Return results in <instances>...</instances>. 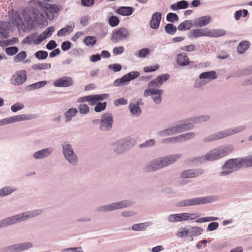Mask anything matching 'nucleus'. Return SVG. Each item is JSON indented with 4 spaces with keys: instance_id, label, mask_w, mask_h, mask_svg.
<instances>
[{
    "instance_id": "obj_21",
    "label": "nucleus",
    "mask_w": 252,
    "mask_h": 252,
    "mask_svg": "<svg viewBox=\"0 0 252 252\" xmlns=\"http://www.w3.org/2000/svg\"><path fill=\"white\" fill-rule=\"evenodd\" d=\"M59 10L58 7L55 4H47L44 8V12L49 20L54 18V14Z\"/></svg>"
},
{
    "instance_id": "obj_19",
    "label": "nucleus",
    "mask_w": 252,
    "mask_h": 252,
    "mask_svg": "<svg viewBox=\"0 0 252 252\" xmlns=\"http://www.w3.org/2000/svg\"><path fill=\"white\" fill-rule=\"evenodd\" d=\"M10 21L19 30H21L24 32L28 31V28L24 25L23 19L18 12L12 13Z\"/></svg>"
},
{
    "instance_id": "obj_48",
    "label": "nucleus",
    "mask_w": 252,
    "mask_h": 252,
    "mask_svg": "<svg viewBox=\"0 0 252 252\" xmlns=\"http://www.w3.org/2000/svg\"><path fill=\"white\" fill-rule=\"evenodd\" d=\"M189 229L186 227L180 228L176 233L177 237L182 238L189 235Z\"/></svg>"
},
{
    "instance_id": "obj_59",
    "label": "nucleus",
    "mask_w": 252,
    "mask_h": 252,
    "mask_svg": "<svg viewBox=\"0 0 252 252\" xmlns=\"http://www.w3.org/2000/svg\"><path fill=\"white\" fill-rule=\"evenodd\" d=\"M24 107V105L23 103L17 102L11 106V110L13 112H17V111L23 109Z\"/></svg>"
},
{
    "instance_id": "obj_64",
    "label": "nucleus",
    "mask_w": 252,
    "mask_h": 252,
    "mask_svg": "<svg viewBox=\"0 0 252 252\" xmlns=\"http://www.w3.org/2000/svg\"><path fill=\"white\" fill-rule=\"evenodd\" d=\"M119 22V19L116 16H112L109 19V24L112 27L118 25Z\"/></svg>"
},
{
    "instance_id": "obj_32",
    "label": "nucleus",
    "mask_w": 252,
    "mask_h": 252,
    "mask_svg": "<svg viewBox=\"0 0 252 252\" xmlns=\"http://www.w3.org/2000/svg\"><path fill=\"white\" fill-rule=\"evenodd\" d=\"M190 36L194 38L200 36H208V29H197L191 30L190 32Z\"/></svg>"
},
{
    "instance_id": "obj_3",
    "label": "nucleus",
    "mask_w": 252,
    "mask_h": 252,
    "mask_svg": "<svg viewBox=\"0 0 252 252\" xmlns=\"http://www.w3.org/2000/svg\"><path fill=\"white\" fill-rule=\"evenodd\" d=\"M181 157V154L158 157L146 164L144 169L147 172H155L172 164Z\"/></svg>"
},
{
    "instance_id": "obj_27",
    "label": "nucleus",
    "mask_w": 252,
    "mask_h": 252,
    "mask_svg": "<svg viewBox=\"0 0 252 252\" xmlns=\"http://www.w3.org/2000/svg\"><path fill=\"white\" fill-rule=\"evenodd\" d=\"M108 97V94H106L90 95L89 102L91 105H94L98 101L106 99Z\"/></svg>"
},
{
    "instance_id": "obj_37",
    "label": "nucleus",
    "mask_w": 252,
    "mask_h": 252,
    "mask_svg": "<svg viewBox=\"0 0 252 252\" xmlns=\"http://www.w3.org/2000/svg\"><path fill=\"white\" fill-rule=\"evenodd\" d=\"M74 23L72 22L69 23L65 27L60 30L57 33L58 36L65 35L66 33H69L72 32L74 28Z\"/></svg>"
},
{
    "instance_id": "obj_53",
    "label": "nucleus",
    "mask_w": 252,
    "mask_h": 252,
    "mask_svg": "<svg viewBox=\"0 0 252 252\" xmlns=\"http://www.w3.org/2000/svg\"><path fill=\"white\" fill-rule=\"evenodd\" d=\"M48 55L47 52L45 51H38L34 54V56L36 58L39 60H45Z\"/></svg>"
},
{
    "instance_id": "obj_23",
    "label": "nucleus",
    "mask_w": 252,
    "mask_h": 252,
    "mask_svg": "<svg viewBox=\"0 0 252 252\" xmlns=\"http://www.w3.org/2000/svg\"><path fill=\"white\" fill-rule=\"evenodd\" d=\"M175 61L176 63L181 66L188 65L190 63L189 57L185 53L178 54L176 55Z\"/></svg>"
},
{
    "instance_id": "obj_49",
    "label": "nucleus",
    "mask_w": 252,
    "mask_h": 252,
    "mask_svg": "<svg viewBox=\"0 0 252 252\" xmlns=\"http://www.w3.org/2000/svg\"><path fill=\"white\" fill-rule=\"evenodd\" d=\"M192 25V23L190 20L185 21L180 24L178 29L179 31H185L190 28Z\"/></svg>"
},
{
    "instance_id": "obj_41",
    "label": "nucleus",
    "mask_w": 252,
    "mask_h": 252,
    "mask_svg": "<svg viewBox=\"0 0 252 252\" xmlns=\"http://www.w3.org/2000/svg\"><path fill=\"white\" fill-rule=\"evenodd\" d=\"M151 225L150 222H145L139 223H135L132 225L131 229L135 231H142L145 230L147 228Z\"/></svg>"
},
{
    "instance_id": "obj_5",
    "label": "nucleus",
    "mask_w": 252,
    "mask_h": 252,
    "mask_svg": "<svg viewBox=\"0 0 252 252\" xmlns=\"http://www.w3.org/2000/svg\"><path fill=\"white\" fill-rule=\"evenodd\" d=\"M246 128V126L244 125L230 127L208 135L203 139V141L207 143L220 139L242 132Z\"/></svg>"
},
{
    "instance_id": "obj_31",
    "label": "nucleus",
    "mask_w": 252,
    "mask_h": 252,
    "mask_svg": "<svg viewBox=\"0 0 252 252\" xmlns=\"http://www.w3.org/2000/svg\"><path fill=\"white\" fill-rule=\"evenodd\" d=\"M128 109L130 115L132 117H138L141 114V109L137 104L131 103L129 104Z\"/></svg>"
},
{
    "instance_id": "obj_42",
    "label": "nucleus",
    "mask_w": 252,
    "mask_h": 252,
    "mask_svg": "<svg viewBox=\"0 0 252 252\" xmlns=\"http://www.w3.org/2000/svg\"><path fill=\"white\" fill-rule=\"evenodd\" d=\"M62 153L63 156L73 152L72 146L69 141H64L62 144Z\"/></svg>"
},
{
    "instance_id": "obj_17",
    "label": "nucleus",
    "mask_w": 252,
    "mask_h": 252,
    "mask_svg": "<svg viewBox=\"0 0 252 252\" xmlns=\"http://www.w3.org/2000/svg\"><path fill=\"white\" fill-rule=\"evenodd\" d=\"M204 173V170L200 168H192L183 171L180 174L182 179L193 178L199 176Z\"/></svg>"
},
{
    "instance_id": "obj_25",
    "label": "nucleus",
    "mask_w": 252,
    "mask_h": 252,
    "mask_svg": "<svg viewBox=\"0 0 252 252\" xmlns=\"http://www.w3.org/2000/svg\"><path fill=\"white\" fill-rule=\"evenodd\" d=\"M211 17L208 15L196 18L193 20V25L194 26L199 27L205 26L211 22Z\"/></svg>"
},
{
    "instance_id": "obj_56",
    "label": "nucleus",
    "mask_w": 252,
    "mask_h": 252,
    "mask_svg": "<svg viewBox=\"0 0 252 252\" xmlns=\"http://www.w3.org/2000/svg\"><path fill=\"white\" fill-rule=\"evenodd\" d=\"M165 32L171 35L174 34L177 31L176 27L174 26L171 24H168L165 27Z\"/></svg>"
},
{
    "instance_id": "obj_11",
    "label": "nucleus",
    "mask_w": 252,
    "mask_h": 252,
    "mask_svg": "<svg viewBox=\"0 0 252 252\" xmlns=\"http://www.w3.org/2000/svg\"><path fill=\"white\" fill-rule=\"evenodd\" d=\"M193 215L194 214L188 213L171 214L167 216V220L169 223L179 222L195 219L196 217L190 218L191 216Z\"/></svg>"
},
{
    "instance_id": "obj_63",
    "label": "nucleus",
    "mask_w": 252,
    "mask_h": 252,
    "mask_svg": "<svg viewBox=\"0 0 252 252\" xmlns=\"http://www.w3.org/2000/svg\"><path fill=\"white\" fill-rule=\"evenodd\" d=\"M61 252H83V251L81 247H74L63 249Z\"/></svg>"
},
{
    "instance_id": "obj_30",
    "label": "nucleus",
    "mask_w": 252,
    "mask_h": 252,
    "mask_svg": "<svg viewBox=\"0 0 252 252\" xmlns=\"http://www.w3.org/2000/svg\"><path fill=\"white\" fill-rule=\"evenodd\" d=\"M17 189L15 187L6 186L0 189V197L6 196L17 191Z\"/></svg>"
},
{
    "instance_id": "obj_24",
    "label": "nucleus",
    "mask_w": 252,
    "mask_h": 252,
    "mask_svg": "<svg viewBox=\"0 0 252 252\" xmlns=\"http://www.w3.org/2000/svg\"><path fill=\"white\" fill-rule=\"evenodd\" d=\"M31 8L32 12V15L36 22L39 25L43 24L45 21V18L42 13L37 8L32 7Z\"/></svg>"
},
{
    "instance_id": "obj_55",
    "label": "nucleus",
    "mask_w": 252,
    "mask_h": 252,
    "mask_svg": "<svg viewBox=\"0 0 252 252\" xmlns=\"http://www.w3.org/2000/svg\"><path fill=\"white\" fill-rule=\"evenodd\" d=\"M150 54V50L149 48H142L138 51L137 57L140 58H145Z\"/></svg>"
},
{
    "instance_id": "obj_47",
    "label": "nucleus",
    "mask_w": 252,
    "mask_h": 252,
    "mask_svg": "<svg viewBox=\"0 0 252 252\" xmlns=\"http://www.w3.org/2000/svg\"><path fill=\"white\" fill-rule=\"evenodd\" d=\"M189 229V235L190 236H196L199 235L203 231V229L199 226H193Z\"/></svg>"
},
{
    "instance_id": "obj_46",
    "label": "nucleus",
    "mask_w": 252,
    "mask_h": 252,
    "mask_svg": "<svg viewBox=\"0 0 252 252\" xmlns=\"http://www.w3.org/2000/svg\"><path fill=\"white\" fill-rule=\"evenodd\" d=\"M47 83V81H41L28 86L29 91H33L44 87Z\"/></svg>"
},
{
    "instance_id": "obj_58",
    "label": "nucleus",
    "mask_w": 252,
    "mask_h": 252,
    "mask_svg": "<svg viewBox=\"0 0 252 252\" xmlns=\"http://www.w3.org/2000/svg\"><path fill=\"white\" fill-rule=\"evenodd\" d=\"M79 112L81 114H87L89 112L90 109L89 106L85 104H81L78 106Z\"/></svg>"
},
{
    "instance_id": "obj_28",
    "label": "nucleus",
    "mask_w": 252,
    "mask_h": 252,
    "mask_svg": "<svg viewBox=\"0 0 252 252\" xmlns=\"http://www.w3.org/2000/svg\"><path fill=\"white\" fill-rule=\"evenodd\" d=\"M37 35L38 33L36 32L31 33L23 39L22 43L23 44H28L29 45H31L32 43H33L35 45L39 44L40 43L37 42L38 39V36H37Z\"/></svg>"
},
{
    "instance_id": "obj_26",
    "label": "nucleus",
    "mask_w": 252,
    "mask_h": 252,
    "mask_svg": "<svg viewBox=\"0 0 252 252\" xmlns=\"http://www.w3.org/2000/svg\"><path fill=\"white\" fill-rule=\"evenodd\" d=\"M161 19V13L160 12L154 13L150 22V27L153 29H157L159 26Z\"/></svg>"
},
{
    "instance_id": "obj_14",
    "label": "nucleus",
    "mask_w": 252,
    "mask_h": 252,
    "mask_svg": "<svg viewBox=\"0 0 252 252\" xmlns=\"http://www.w3.org/2000/svg\"><path fill=\"white\" fill-rule=\"evenodd\" d=\"M162 90L158 89H147L144 92V95L145 97L151 96L154 102L157 104H159L161 101V94Z\"/></svg>"
},
{
    "instance_id": "obj_12",
    "label": "nucleus",
    "mask_w": 252,
    "mask_h": 252,
    "mask_svg": "<svg viewBox=\"0 0 252 252\" xmlns=\"http://www.w3.org/2000/svg\"><path fill=\"white\" fill-rule=\"evenodd\" d=\"M27 72L24 69L16 71L10 79L11 83L15 86L22 85L27 80Z\"/></svg>"
},
{
    "instance_id": "obj_9",
    "label": "nucleus",
    "mask_w": 252,
    "mask_h": 252,
    "mask_svg": "<svg viewBox=\"0 0 252 252\" xmlns=\"http://www.w3.org/2000/svg\"><path fill=\"white\" fill-rule=\"evenodd\" d=\"M135 144V140L130 138H126L116 142L114 144V152L117 155H121L127 151L131 147Z\"/></svg>"
},
{
    "instance_id": "obj_4",
    "label": "nucleus",
    "mask_w": 252,
    "mask_h": 252,
    "mask_svg": "<svg viewBox=\"0 0 252 252\" xmlns=\"http://www.w3.org/2000/svg\"><path fill=\"white\" fill-rule=\"evenodd\" d=\"M43 212L42 209L26 211L0 220V229L36 217Z\"/></svg>"
},
{
    "instance_id": "obj_57",
    "label": "nucleus",
    "mask_w": 252,
    "mask_h": 252,
    "mask_svg": "<svg viewBox=\"0 0 252 252\" xmlns=\"http://www.w3.org/2000/svg\"><path fill=\"white\" fill-rule=\"evenodd\" d=\"M182 134L174 137L169 138L168 139H165L163 140L164 143H166L167 141H169L171 143H175L177 142H182L184 141L183 138L182 137Z\"/></svg>"
},
{
    "instance_id": "obj_61",
    "label": "nucleus",
    "mask_w": 252,
    "mask_h": 252,
    "mask_svg": "<svg viewBox=\"0 0 252 252\" xmlns=\"http://www.w3.org/2000/svg\"><path fill=\"white\" fill-rule=\"evenodd\" d=\"M156 141L154 139H149L140 145V148H149L155 145Z\"/></svg>"
},
{
    "instance_id": "obj_44",
    "label": "nucleus",
    "mask_w": 252,
    "mask_h": 252,
    "mask_svg": "<svg viewBox=\"0 0 252 252\" xmlns=\"http://www.w3.org/2000/svg\"><path fill=\"white\" fill-rule=\"evenodd\" d=\"M51 65L48 63H38L32 65L33 70H46L50 68Z\"/></svg>"
},
{
    "instance_id": "obj_6",
    "label": "nucleus",
    "mask_w": 252,
    "mask_h": 252,
    "mask_svg": "<svg viewBox=\"0 0 252 252\" xmlns=\"http://www.w3.org/2000/svg\"><path fill=\"white\" fill-rule=\"evenodd\" d=\"M218 197L214 195L193 197L178 201L176 205L177 207L180 208L197 206L214 202L218 201Z\"/></svg>"
},
{
    "instance_id": "obj_15",
    "label": "nucleus",
    "mask_w": 252,
    "mask_h": 252,
    "mask_svg": "<svg viewBox=\"0 0 252 252\" xmlns=\"http://www.w3.org/2000/svg\"><path fill=\"white\" fill-rule=\"evenodd\" d=\"M113 123L112 115L109 113L105 114L101 116V125L99 126V129L101 131H109L112 127Z\"/></svg>"
},
{
    "instance_id": "obj_29",
    "label": "nucleus",
    "mask_w": 252,
    "mask_h": 252,
    "mask_svg": "<svg viewBox=\"0 0 252 252\" xmlns=\"http://www.w3.org/2000/svg\"><path fill=\"white\" fill-rule=\"evenodd\" d=\"M0 34L1 38H6L9 36V24L7 23L0 22Z\"/></svg>"
},
{
    "instance_id": "obj_36",
    "label": "nucleus",
    "mask_w": 252,
    "mask_h": 252,
    "mask_svg": "<svg viewBox=\"0 0 252 252\" xmlns=\"http://www.w3.org/2000/svg\"><path fill=\"white\" fill-rule=\"evenodd\" d=\"M225 31L223 29H208V36L217 38L222 36L225 34Z\"/></svg>"
},
{
    "instance_id": "obj_1",
    "label": "nucleus",
    "mask_w": 252,
    "mask_h": 252,
    "mask_svg": "<svg viewBox=\"0 0 252 252\" xmlns=\"http://www.w3.org/2000/svg\"><path fill=\"white\" fill-rule=\"evenodd\" d=\"M210 117L208 115H200L186 119L184 122L159 131L158 135L160 137H166L192 129L194 124L205 122L209 120Z\"/></svg>"
},
{
    "instance_id": "obj_45",
    "label": "nucleus",
    "mask_w": 252,
    "mask_h": 252,
    "mask_svg": "<svg viewBox=\"0 0 252 252\" xmlns=\"http://www.w3.org/2000/svg\"><path fill=\"white\" fill-rule=\"evenodd\" d=\"M140 75V73L138 71H132L130 72L124 76V79H125V81L127 84L128 83L132 80H133L137 77H138Z\"/></svg>"
},
{
    "instance_id": "obj_62",
    "label": "nucleus",
    "mask_w": 252,
    "mask_h": 252,
    "mask_svg": "<svg viewBox=\"0 0 252 252\" xmlns=\"http://www.w3.org/2000/svg\"><path fill=\"white\" fill-rule=\"evenodd\" d=\"M166 20L169 22L174 23L178 20V16L175 13H169L166 16Z\"/></svg>"
},
{
    "instance_id": "obj_50",
    "label": "nucleus",
    "mask_w": 252,
    "mask_h": 252,
    "mask_svg": "<svg viewBox=\"0 0 252 252\" xmlns=\"http://www.w3.org/2000/svg\"><path fill=\"white\" fill-rule=\"evenodd\" d=\"M243 165L247 167L252 166V155H250L244 158H241Z\"/></svg>"
},
{
    "instance_id": "obj_7",
    "label": "nucleus",
    "mask_w": 252,
    "mask_h": 252,
    "mask_svg": "<svg viewBox=\"0 0 252 252\" xmlns=\"http://www.w3.org/2000/svg\"><path fill=\"white\" fill-rule=\"evenodd\" d=\"M242 166L241 158L228 159L222 166L220 175L222 176H228L239 170Z\"/></svg>"
},
{
    "instance_id": "obj_54",
    "label": "nucleus",
    "mask_w": 252,
    "mask_h": 252,
    "mask_svg": "<svg viewBox=\"0 0 252 252\" xmlns=\"http://www.w3.org/2000/svg\"><path fill=\"white\" fill-rule=\"evenodd\" d=\"M27 57V54L25 51H21L17 54L14 58V61L16 63L23 61Z\"/></svg>"
},
{
    "instance_id": "obj_33",
    "label": "nucleus",
    "mask_w": 252,
    "mask_h": 252,
    "mask_svg": "<svg viewBox=\"0 0 252 252\" xmlns=\"http://www.w3.org/2000/svg\"><path fill=\"white\" fill-rule=\"evenodd\" d=\"M199 78L200 79L206 80L207 83H208L211 80L216 79L217 75L215 71H211L201 73L199 76Z\"/></svg>"
},
{
    "instance_id": "obj_40",
    "label": "nucleus",
    "mask_w": 252,
    "mask_h": 252,
    "mask_svg": "<svg viewBox=\"0 0 252 252\" xmlns=\"http://www.w3.org/2000/svg\"><path fill=\"white\" fill-rule=\"evenodd\" d=\"M77 112V109L75 108H69L67 111H66L63 114L65 122L68 123L70 122L72 120V119L75 116Z\"/></svg>"
},
{
    "instance_id": "obj_52",
    "label": "nucleus",
    "mask_w": 252,
    "mask_h": 252,
    "mask_svg": "<svg viewBox=\"0 0 252 252\" xmlns=\"http://www.w3.org/2000/svg\"><path fill=\"white\" fill-rule=\"evenodd\" d=\"M248 14V11L246 9L237 10L235 13L234 18L236 20H239L241 17H246Z\"/></svg>"
},
{
    "instance_id": "obj_18",
    "label": "nucleus",
    "mask_w": 252,
    "mask_h": 252,
    "mask_svg": "<svg viewBox=\"0 0 252 252\" xmlns=\"http://www.w3.org/2000/svg\"><path fill=\"white\" fill-rule=\"evenodd\" d=\"M73 84V79L71 77L66 76L58 78L53 82V86L54 87L60 88L70 87Z\"/></svg>"
},
{
    "instance_id": "obj_51",
    "label": "nucleus",
    "mask_w": 252,
    "mask_h": 252,
    "mask_svg": "<svg viewBox=\"0 0 252 252\" xmlns=\"http://www.w3.org/2000/svg\"><path fill=\"white\" fill-rule=\"evenodd\" d=\"M84 42L88 46H94L96 42V37L94 36H87L84 39Z\"/></svg>"
},
{
    "instance_id": "obj_39",
    "label": "nucleus",
    "mask_w": 252,
    "mask_h": 252,
    "mask_svg": "<svg viewBox=\"0 0 252 252\" xmlns=\"http://www.w3.org/2000/svg\"><path fill=\"white\" fill-rule=\"evenodd\" d=\"M189 3L186 0H181L180 1L172 4L170 6V8L174 11L181 9H185L189 7Z\"/></svg>"
},
{
    "instance_id": "obj_43",
    "label": "nucleus",
    "mask_w": 252,
    "mask_h": 252,
    "mask_svg": "<svg viewBox=\"0 0 252 252\" xmlns=\"http://www.w3.org/2000/svg\"><path fill=\"white\" fill-rule=\"evenodd\" d=\"M64 157L72 165H76L78 162V158L74 152L64 156Z\"/></svg>"
},
{
    "instance_id": "obj_60",
    "label": "nucleus",
    "mask_w": 252,
    "mask_h": 252,
    "mask_svg": "<svg viewBox=\"0 0 252 252\" xmlns=\"http://www.w3.org/2000/svg\"><path fill=\"white\" fill-rule=\"evenodd\" d=\"M161 86L158 78L150 81L148 85V89H156V88H159Z\"/></svg>"
},
{
    "instance_id": "obj_38",
    "label": "nucleus",
    "mask_w": 252,
    "mask_h": 252,
    "mask_svg": "<svg viewBox=\"0 0 252 252\" xmlns=\"http://www.w3.org/2000/svg\"><path fill=\"white\" fill-rule=\"evenodd\" d=\"M250 43L247 40L241 41L237 48V51L239 54H243L248 49L250 46Z\"/></svg>"
},
{
    "instance_id": "obj_20",
    "label": "nucleus",
    "mask_w": 252,
    "mask_h": 252,
    "mask_svg": "<svg viewBox=\"0 0 252 252\" xmlns=\"http://www.w3.org/2000/svg\"><path fill=\"white\" fill-rule=\"evenodd\" d=\"M37 117L36 114H21L9 117L10 124L32 120Z\"/></svg>"
},
{
    "instance_id": "obj_34",
    "label": "nucleus",
    "mask_w": 252,
    "mask_h": 252,
    "mask_svg": "<svg viewBox=\"0 0 252 252\" xmlns=\"http://www.w3.org/2000/svg\"><path fill=\"white\" fill-rule=\"evenodd\" d=\"M55 28L52 27H48L43 32L38 35V43H41L44 40L50 36L54 32Z\"/></svg>"
},
{
    "instance_id": "obj_16",
    "label": "nucleus",
    "mask_w": 252,
    "mask_h": 252,
    "mask_svg": "<svg viewBox=\"0 0 252 252\" xmlns=\"http://www.w3.org/2000/svg\"><path fill=\"white\" fill-rule=\"evenodd\" d=\"M54 149L48 147L41 149L32 154V158L35 160H43L48 158L53 153Z\"/></svg>"
},
{
    "instance_id": "obj_13",
    "label": "nucleus",
    "mask_w": 252,
    "mask_h": 252,
    "mask_svg": "<svg viewBox=\"0 0 252 252\" xmlns=\"http://www.w3.org/2000/svg\"><path fill=\"white\" fill-rule=\"evenodd\" d=\"M129 32L125 28H121L115 29L113 33L111 40L115 42H119L125 40L129 37Z\"/></svg>"
},
{
    "instance_id": "obj_8",
    "label": "nucleus",
    "mask_w": 252,
    "mask_h": 252,
    "mask_svg": "<svg viewBox=\"0 0 252 252\" xmlns=\"http://www.w3.org/2000/svg\"><path fill=\"white\" fill-rule=\"evenodd\" d=\"M133 204L134 202L130 200H122L120 201L101 205L97 208V210L102 213L112 212L117 210L129 208Z\"/></svg>"
},
{
    "instance_id": "obj_22",
    "label": "nucleus",
    "mask_w": 252,
    "mask_h": 252,
    "mask_svg": "<svg viewBox=\"0 0 252 252\" xmlns=\"http://www.w3.org/2000/svg\"><path fill=\"white\" fill-rule=\"evenodd\" d=\"M23 17L24 20L27 23L28 28V31L33 28L34 25V21L33 20V16L32 15V12L31 8H26L23 11Z\"/></svg>"
},
{
    "instance_id": "obj_2",
    "label": "nucleus",
    "mask_w": 252,
    "mask_h": 252,
    "mask_svg": "<svg viewBox=\"0 0 252 252\" xmlns=\"http://www.w3.org/2000/svg\"><path fill=\"white\" fill-rule=\"evenodd\" d=\"M234 149V146L232 144L220 146L209 151L204 156L196 158V162L198 164H202L206 161L219 160L231 153Z\"/></svg>"
},
{
    "instance_id": "obj_10",
    "label": "nucleus",
    "mask_w": 252,
    "mask_h": 252,
    "mask_svg": "<svg viewBox=\"0 0 252 252\" xmlns=\"http://www.w3.org/2000/svg\"><path fill=\"white\" fill-rule=\"evenodd\" d=\"M33 244L31 242H26L11 245L2 249L4 252H21L32 249Z\"/></svg>"
},
{
    "instance_id": "obj_35",
    "label": "nucleus",
    "mask_w": 252,
    "mask_h": 252,
    "mask_svg": "<svg viewBox=\"0 0 252 252\" xmlns=\"http://www.w3.org/2000/svg\"><path fill=\"white\" fill-rule=\"evenodd\" d=\"M116 12L122 16H128L132 14L133 9L130 6H121L118 8Z\"/></svg>"
}]
</instances>
